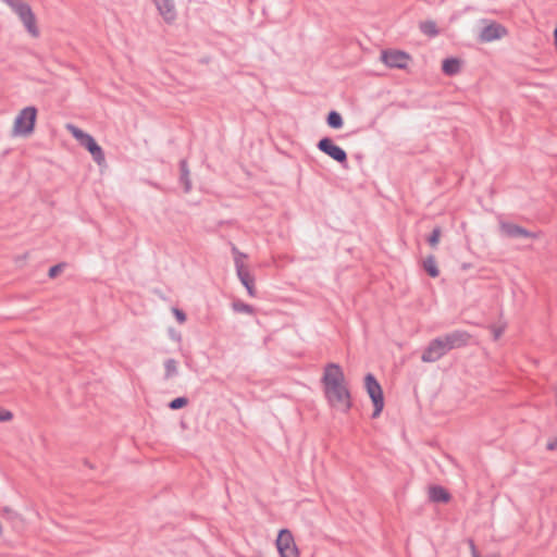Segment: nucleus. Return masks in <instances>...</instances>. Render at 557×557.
I'll list each match as a JSON object with an SVG mask.
<instances>
[{
	"mask_svg": "<svg viewBox=\"0 0 557 557\" xmlns=\"http://www.w3.org/2000/svg\"><path fill=\"white\" fill-rule=\"evenodd\" d=\"M84 463H85L87 467L91 468V469L94 468V467H92V465H91L88 460H85V461H84Z\"/></svg>",
	"mask_w": 557,
	"mask_h": 557,
	"instance_id": "c9c22d12",
	"label": "nucleus"
},
{
	"mask_svg": "<svg viewBox=\"0 0 557 557\" xmlns=\"http://www.w3.org/2000/svg\"><path fill=\"white\" fill-rule=\"evenodd\" d=\"M164 369H165V373H164L165 380H169V379L177 375V373H178L177 361L173 358L166 359L164 361Z\"/></svg>",
	"mask_w": 557,
	"mask_h": 557,
	"instance_id": "412c9836",
	"label": "nucleus"
},
{
	"mask_svg": "<svg viewBox=\"0 0 557 557\" xmlns=\"http://www.w3.org/2000/svg\"><path fill=\"white\" fill-rule=\"evenodd\" d=\"M288 554L292 556V550H288Z\"/></svg>",
	"mask_w": 557,
	"mask_h": 557,
	"instance_id": "4c0bfd02",
	"label": "nucleus"
},
{
	"mask_svg": "<svg viewBox=\"0 0 557 557\" xmlns=\"http://www.w3.org/2000/svg\"><path fill=\"white\" fill-rule=\"evenodd\" d=\"M232 308L235 312L253 314L255 308L251 305L245 304L242 300H235L232 302Z\"/></svg>",
	"mask_w": 557,
	"mask_h": 557,
	"instance_id": "5701e85b",
	"label": "nucleus"
},
{
	"mask_svg": "<svg viewBox=\"0 0 557 557\" xmlns=\"http://www.w3.org/2000/svg\"><path fill=\"white\" fill-rule=\"evenodd\" d=\"M172 312H173V314H174V317H175L176 321H177L180 324H183V323H185V322H186V320H187V315H186V313H185L183 310H181V309H178V308H173V309H172Z\"/></svg>",
	"mask_w": 557,
	"mask_h": 557,
	"instance_id": "c85d7f7f",
	"label": "nucleus"
},
{
	"mask_svg": "<svg viewBox=\"0 0 557 557\" xmlns=\"http://www.w3.org/2000/svg\"><path fill=\"white\" fill-rule=\"evenodd\" d=\"M81 146L86 148L97 164L101 165L104 162V152L91 135H88L84 141L81 143Z\"/></svg>",
	"mask_w": 557,
	"mask_h": 557,
	"instance_id": "ddd939ff",
	"label": "nucleus"
},
{
	"mask_svg": "<svg viewBox=\"0 0 557 557\" xmlns=\"http://www.w3.org/2000/svg\"><path fill=\"white\" fill-rule=\"evenodd\" d=\"M462 62L458 58H446L442 62V71L448 76H454L461 71Z\"/></svg>",
	"mask_w": 557,
	"mask_h": 557,
	"instance_id": "dca6fc26",
	"label": "nucleus"
},
{
	"mask_svg": "<svg viewBox=\"0 0 557 557\" xmlns=\"http://www.w3.org/2000/svg\"><path fill=\"white\" fill-rule=\"evenodd\" d=\"M9 7L15 1V0H3Z\"/></svg>",
	"mask_w": 557,
	"mask_h": 557,
	"instance_id": "72a5a7b5",
	"label": "nucleus"
},
{
	"mask_svg": "<svg viewBox=\"0 0 557 557\" xmlns=\"http://www.w3.org/2000/svg\"><path fill=\"white\" fill-rule=\"evenodd\" d=\"M3 511H4V512H10L11 510H10L8 507H4V508H3Z\"/></svg>",
	"mask_w": 557,
	"mask_h": 557,
	"instance_id": "e433bc0d",
	"label": "nucleus"
},
{
	"mask_svg": "<svg viewBox=\"0 0 557 557\" xmlns=\"http://www.w3.org/2000/svg\"><path fill=\"white\" fill-rule=\"evenodd\" d=\"M64 265H65L64 263H58L55 265H52L48 271V276L50 278L57 277L63 270Z\"/></svg>",
	"mask_w": 557,
	"mask_h": 557,
	"instance_id": "cd10ccee",
	"label": "nucleus"
},
{
	"mask_svg": "<svg viewBox=\"0 0 557 557\" xmlns=\"http://www.w3.org/2000/svg\"><path fill=\"white\" fill-rule=\"evenodd\" d=\"M10 8L12 11L18 16L23 25L25 26L28 34L35 38H37L40 34L39 28L37 26L36 16L30 8V5L23 0H15Z\"/></svg>",
	"mask_w": 557,
	"mask_h": 557,
	"instance_id": "f03ea898",
	"label": "nucleus"
},
{
	"mask_svg": "<svg viewBox=\"0 0 557 557\" xmlns=\"http://www.w3.org/2000/svg\"><path fill=\"white\" fill-rule=\"evenodd\" d=\"M490 330L493 334V341H498L505 332V325H491Z\"/></svg>",
	"mask_w": 557,
	"mask_h": 557,
	"instance_id": "bb28decb",
	"label": "nucleus"
},
{
	"mask_svg": "<svg viewBox=\"0 0 557 557\" xmlns=\"http://www.w3.org/2000/svg\"><path fill=\"white\" fill-rule=\"evenodd\" d=\"M445 346L450 351L456 348L465 347L471 339V334L463 330H455L441 336Z\"/></svg>",
	"mask_w": 557,
	"mask_h": 557,
	"instance_id": "1a4fd4ad",
	"label": "nucleus"
},
{
	"mask_svg": "<svg viewBox=\"0 0 557 557\" xmlns=\"http://www.w3.org/2000/svg\"><path fill=\"white\" fill-rule=\"evenodd\" d=\"M449 350L445 346L441 336L432 339L422 352L423 362H435L445 356Z\"/></svg>",
	"mask_w": 557,
	"mask_h": 557,
	"instance_id": "6e6552de",
	"label": "nucleus"
},
{
	"mask_svg": "<svg viewBox=\"0 0 557 557\" xmlns=\"http://www.w3.org/2000/svg\"><path fill=\"white\" fill-rule=\"evenodd\" d=\"M13 419V413L10 410L0 408V422L10 421Z\"/></svg>",
	"mask_w": 557,
	"mask_h": 557,
	"instance_id": "c756f323",
	"label": "nucleus"
},
{
	"mask_svg": "<svg viewBox=\"0 0 557 557\" xmlns=\"http://www.w3.org/2000/svg\"><path fill=\"white\" fill-rule=\"evenodd\" d=\"M232 253L234 256L235 268H237V262L244 263L243 259H246L248 257L246 253L239 251L238 248L234 245L232 246Z\"/></svg>",
	"mask_w": 557,
	"mask_h": 557,
	"instance_id": "a878e982",
	"label": "nucleus"
},
{
	"mask_svg": "<svg viewBox=\"0 0 557 557\" xmlns=\"http://www.w3.org/2000/svg\"><path fill=\"white\" fill-rule=\"evenodd\" d=\"M154 4L166 23H172L176 18V10L173 0H153Z\"/></svg>",
	"mask_w": 557,
	"mask_h": 557,
	"instance_id": "4468645a",
	"label": "nucleus"
},
{
	"mask_svg": "<svg viewBox=\"0 0 557 557\" xmlns=\"http://www.w3.org/2000/svg\"><path fill=\"white\" fill-rule=\"evenodd\" d=\"M546 448L548 450H555L557 449V438L552 441V442H548L547 445H546Z\"/></svg>",
	"mask_w": 557,
	"mask_h": 557,
	"instance_id": "473e14b6",
	"label": "nucleus"
},
{
	"mask_svg": "<svg viewBox=\"0 0 557 557\" xmlns=\"http://www.w3.org/2000/svg\"><path fill=\"white\" fill-rule=\"evenodd\" d=\"M557 41V27L554 30V42Z\"/></svg>",
	"mask_w": 557,
	"mask_h": 557,
	"instance_id": "f704fd0d",
	"label": "nucleus"
},
{
	"mask_svg": "<svg viewBox=\"0 0 557 557\" xmlns=\"http://www.w3.org/2000/svg\"><path fill=\"white\" fill-rule=\"evenodd\" d=\"M318 149L342 164L344 168L347 166V153L339 146L335 145L333 139L330 137L321 138L317 144Z\"/></svg>",
	"mask_w": 557,
	"mask_h": 557,
	"instance_id": "0eeeda50",
	"label": "nucleus"
},
{
	"mask_svg": "<svg viewBox=\"0 0 557 557\" xmlns=\"http://www.w3.org/2000/svg\"><path fill=\"white\" fill-rule=\"evenodd\" d=\"M419 29L422 34L431 38L436 37L440 34L436 23L432 20L420 22Z\"/></svg>",
	"mask_w": 557,
	"mask_h": 557,
	"instance_id": "6ab92c4d",
	"label": "nucleus"
},
{
	"mask_svg": "<svg viewBox=\"0 0 557 557\" xmlns=\"http://www.w3.org/2000/svg\"><path fill=\"white\" fill-rule=\"evenodd\" d=\"M180 172H181L180 182L184 186V191L189 193L191 190V181L189 177V170H188L187 161L184 159L180 161Z\"/></svg>",
	"mask_w": 557,
	"mask_h": 557,
	"instance_id": "f3484780",
	"label": "nucleus"
},
{
	"mask_svg": "<svg viewBox=\"0 0 557 557\" xmlns=\"http://www.w3.org/2000/svg\"><path fill=\"white\" fill-rule=\"evenodd\" d=\"M381 60L389 69L405 70L411 61V55L403 50L387 49L382 50Z\"/></svg>",
	"mask_w": 557,
	"mask_h": 557,
	"instance_id": "39448f33",
	"label": "nucleus"
},
{
	"mask_svg": "<svg viewBox=\"0 0 557 557\" xmlns=\"http://www.w3.org/2000/svg\"><path fill=\"white\" fill-rule=\"evenodd\" d=\"M37 109L33 106L26 107L20 111L14 120L13 133L14 135L28 136L35 129L37 120Z\"/></svg>",
	"mask_w": 557,
	"mask_h": 557,
	"instance_id": "7ed1b4c3",
	"label": "nucleus"
},
{
	"mask_svg": "<svg viewBox=\"0 0 557 557\" xmlns=\"http://www.w3.org/2000/svg\"><path fill=\"white\" fill-rule=\"evenodd\" d=\"M189 400L185 396L176 397L169 403V408L172 410H178L188 405Z\"/></svg>",
	"mask_w": 557,
	"mask_h": 557,
	"instance_id": "393cba45",
	"label": "nucleus"
},
{
	"mask_svg": "<svg viewBox=\"0 0 557 557\" xmlns=\"http://www.w3.org/2000/svg\"><path fill=\"white\" fill-rule=\"evenodd\" d=\"M326 124L331 128L338 129L343 126L344 121H343L342 115L337 111L332 110L329 112V114L326 116Z\"/></svg>",
	"mask_w": 557,
	"mask_h": 557,
	"instance_id": "aec40b11",
	"label": "nucleus"
},
{
	"mask_svg": "<svg viewBox=\"0 0 557 557\" xmlns=\"http://www.w3.org/2000/svg\"><path fill=\"white\" fill-rule=\"evenodd\" d=\"M321 382L323 384L324 396L330 406L348 412L352 407V401L342 367L334 362L327 363L324 367Z\"/></svg>",
	"mask_w": 557,
	"mask_h": 557,
	"instance_id": "f257e3e1",
	"label": "nucleus"
},
{
	"mask_svg": "<svg viewBox=\"0 0 557 557\" xmlns=\"http://www.w3.org/2000/svg\"><path fill=\"white\" fill-rule=\"evenodd\" d=\"M469 546H470V549H471V556L472 557H481L479 552H478V549H476V546H475L473 540H469Z\"/></svg>",
	"mask_w": 557,
	"mask_h": 557,
	"instance_id": "7c9ffc66",
	"label": "nucleus"
},
{
	"mask_svg": "<svg viewBox=\"0 0 557 557\" xmlns=\"http://www.w3.org/2000/svg\"><path fill=\"white\" fill-rule=\"evenodd\" d=\"M66 128L79 144L89 135L73 124H67Z\"/></svg>",
	"mask_w": 557,
	"mask_h": 557,
	"instance_id": "b1692460",
	"label": "nucleus"
},
{
	"mask_svg": "<svg viewBox=\"0 0 557 557\" xmlns=\"http://www.w3.org/2000/svg\"><path fill=\"white\" fill-rule=\"evenodd\" d=\"M275 544L281 557H290L288 550H292V557H299V549L295 544L294 535L290 530H280Z\"/></svg>",
	"mask_w": 557,
	"mask_h": 557,
	"instance_id": "423d86ee",
	"label": "nucleus"
},
{
	"mask_svg": "<svg viewBox=\"0 0 557 557\" xmlns=\"http://www.w3.org/2000/svg\"><path fill=\"white\" fill-rule=\"evenodd\" d=\"M500 230L503 234L509 238H518V237H527V238H537L539 235L533 233L520 225L510 222H504L500 224Z\"/></svg>",
	"mask_w": 557,
	"mask_h": 557,
	"instance_id": "f8f14e48",
	"label": "nucleus"
},
{
	"mask_svg": "<svg viewBox=\"0 0 557 557\" xmlns=\"http://www.w3.org/2000/svg\"><path fill=\"white\" fill-rule=\"evenodd\" d=\"M429 498L433 503L446 504L450 500L451 495L441 485H432L429 488Z\"/></svg>",
	"mask_w": 557,
	"mask_h": 557,
	"instance_id": "2eb2a0df",
	"label": "nucleus"
},
{
	"mask_svg": "<svg viewBox=\"0 0 557 557\" xmlns=\"http://www.w3.org/2000/svg\"><path fill=\"white\" fill-rule=\"evenodd\" d=\"M235 269L239 281L247 289L248 295L250 297H256L257 290L255 286V276L250 273L248 267L245 263L237 262V268Z\"/></svg>",
	"mask_w": 557,
	"mask_h": 557,
	"instance_id": "9b49d317",
	"label": "nucleus"
},
{
	"mask_svg": "<svg viewBox=\"0 0 557 557\" xmlns=\"http://www.w3.org/2000/svg\"><path fill=\"white\" fill-rule=\"evenodd\" d=\"M364 387L373 404L372 418H377L384 408L382 386L372 373H367L364 376Z\"/></svg>",
	"mask_w": 557,
	"mask_h": 557,
	"instance_id": "20e7f679",
	"label": "nucleus"
},
{
	"mask_svg": "<svg viewBox=\"0 0 557 557\" xmlns=\"http://www.w3.org/2000/svg\"><path fill=\"white\" fill-rule=\"evenodd\" d=\"M507 28L499 23L492 22L487 26L483 27L479 39L481 42H491L497 40L507 35Z\"/></svg>",
	"mask_w": 557,
	"mask_h": 557,
	"instance_id": "9d476101",
	"label": "nucleus"
},
{
	"mask_svg": "<svg viewBox=\"0 0 557 557\" xmlns=\"http://www.w3.org/2000/svg\"><path fill=\"white\" fill-rule=\"evenodd\" d=\"M423 270L428 273L430 277H437L440 275V270L436 263V258L434 255H429L422 262Z\"/></svg>",
	"mask_w": 557,
	"mask_h": 557,
	"instance_id": "a211bd4d",
	"label": "nucleus"
},
{
	"mask_svg": "<svg viewBox=\"0 0 557 557\" xmlns=\"http://www.w3.org/2000/svg\"><path fill=\"white\" fill-rule=\"evenodd\" d=\"M441 236H442V227L435 226L432 230V232L430 233V235L426 237V243L429 244V246L432 249H437Z\"/></svg>",
	"mask_w": 557,
	"mask_h": 557,
	"instance_id": "4be33fe9",
	"label": "nucleus"
},
{
	"mask_svg": "<svg viewBox=\"0 0 557 557\" xmlns=\"http://www.w3.org/2000/svg\"><path fill=\"white\" fill-rule=\"evenodd\" d=\"M28 258V252H25L24 255L17 256L14 258L15 263H20L25 261Z\"/></svg>",
	"mask_w": 557,
	"mask_h": 557,
	"instance_id": "2f4dec72",
	"label": "nucleus"
}]
</instances>
